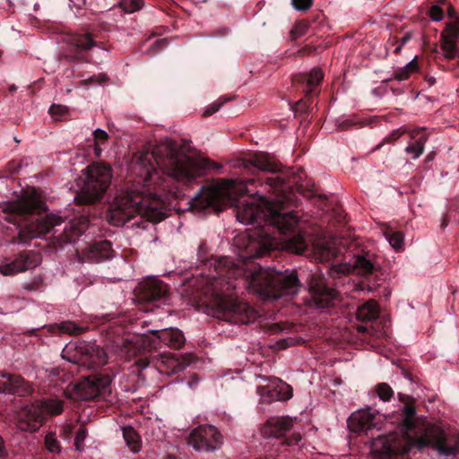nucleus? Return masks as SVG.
<instances>
[{
	"instance_id": "obj_28",
	"label": "nucleus",
	"mask_w": 459,
	"mask_h": 459,
	"mask_svg": "<svg viewBox=\"0 0 459 459\" xmlns=\"http://www.w3.org/2000/svg\"><path fill=\"white\" fill-rule=\"evenodd\" d=\"M379 315V307L377 303L369 299L359 306L356 311V317L361 323H369L376 320Z\"/></svg>"
},
{
	"instance_id": "obj_3",
	"label": "nucleus",
	"mask_w": 459,
	"mask_h": 459,
	"mask_svg": "<svg viewBox=\"0 0 459 459\" xmlns=\"http://www.w3.org/2000/svg\"><path fill=\"white\" fill-rule=\"evenodd\" d=\"M9 220L24 228L30 238L45 235L61 223V219L46 213L47 206L38 195L33 192L25 195L8 207Z\"/></svg>"
},
{
	"instance_id": "obj_50",
	"label": "nucleus",
	"mask_w": 459,
	"mask_h": 459,
	"mask_svg": "<svg viewBox=\"0 0 459 459\" xmlns=\"http://www.w3.org/2000/svg\"><path fill=\"white\" fill-rule=\"evenodd\" d=\"M65 376L64 370L59 369L58 368H54L50 370V373L48 375L51 382H56L61 377Z\"/></svg>"
},
{
	"instance_id": "obj_53",
	"label": "nucleus",
	"mask_w": 459,
	"mask_h": 459,
	"mask_svg": "<svg viewBox=\"0 0 459 459\" xmlns=\"http://www.w3.org/2000/svg\"><path fill=\"white\" fill-rule=\"evenodd\" d=\"M199 382V377L196 374H193L190 379L187 382V385L190 388H195Z\"/></svg>"
},
{
	"instance_id": "obj_41",
	"label": "nucleus",
	"mask_w": 459,
	"mask_h": 459,
	"mask_svg": "<svg viewBox=\"0 0 459 459\" xmlns=\"http://www.w3.org/2000/svg\"><path fill=\"white\" fill-rule=\"evenodd\" d=\"M230 100V98H224V97L220 98L218 100L214 101L213 103H212L210 106H208L206 108V109L204 112V117L212 116V114L216 113L224 103H226Z\"/></svg>"
},
{
	"instance_id": "obj_4",
	"label": "nucleus",
	"mask_w": 459,
	"mask_h": 459,
	"mask_svg": "<svg viewBox=\"0 0 459 459\" xmlns=\"http://www.w3.org/2000/svg\"><path fill=\"white\" fill-rule=\"evenodd\" d=\"M431 447L446 456L454 455L459 451V444L451 442L446 433L434 424L425 425L415 436L394 437L384 444L385 452L392 455H405L412 448L422 450Z\"/></svg>"
},
{
	"instance_id": "obj_39",
	"label": "nucleus",
	"mask_w": 459,
	"mask_h": 459,
	"mask_svg": "<svg viewBox=\"0 0 459 459\" xmlns=\"http://www.w3.org/2000/svg\"><path fill=\"white\" fill-rule=\"evenodd\" d=\"M308 30V23L306 21H299L296 22L295 26L290 31V36L292 39H296L303 35H305Z\"/></svg>"
},
{
	"instance_id": "obj_57",
	"label": "nucleus",
	"mask_w": 459,
	"mask_h": 459,
	"mask_svg": "<svg viewBox=\"0 0 459 459\" xmlns=\"http://www.w3.org/2000/svg\"><path fill=\"white\" fill-rule=\"evenodd\" d=\"M166 45V41L165 39H158L156 40L153 45L152 46V48L156 49V48H162L163 46Z\"/></svg>"
},
{
	"instance_id": "obj_13",
	"label": "nucleus",
	"mask_w": 459,
	"mask_h": 459,
	"mask_svg": "<svg viewBox=\"0 0 459 459\" xmlns=\"http://www.w3.org/2000/svg\"><path fill=\"white\" fill-rule=\"evenodd\" d=\"M376 269L375 264L372 262L369 254L355 255L352 259V264H336L333 265L329 271V276L333 279H341L342 276L348 275L353 270H356L359 274L370 275Z\"/></svg>"
},
{
	"instance_id": "obj_24",
	"label": "nucleus",
	"mask_w": 459,
	"mask_h": 459,
	"mask_svg": "<svg viewBox=\"0 0 459 459\" xmlns=\"http://www.w3.org/2000/svg\"><path fill=\"white\" fill-rule=\"evenodd\" d=\"M239 166L247 170L257 169L272 173L279 171L278 164L268 154L262 152L255 153L250 158L242 160Z\"/></svg>"
},
{
	"instance_id": "obj_8",
	"label": "nucleus",
	"mask_w": 459,
	"mask_h": 459,
	"mask_svg": "<svg viewBox=\"0 0 459 459\" xmlns=\"http://www.w3.org/2000/svg\"><path fill=\"white\" fill-rule=\"evenodd\" d=\"M307 281L310 295L309 307L323 311L333 308L338 305L340 302L339 292L330 287L324 274L321 273H309Z\"/></svg>"
},
{
	"instance_id": "obj_18",
	"label": "nucleus",
	"mask_w": 459,
	"mask_h": 459,
	"mask_svg": "<svg viewBox=\"0 0 459 459\" xmlns=\"http://www.w3.org/2000/svg\"><path fill=\"white\" fill-rule=\"evenodd\" d=\"M115 251L109 240H99L85 247L79 258L82 262L101 263L111 259Z\"/></svg>"
},
{
	"instance_id": "obj_63",
	"label": "nucleus",
	"mask_w": 459,
	"mask_h": 459,
	"mask_svg": "<svg viewBox=\"0 0 459 459\" xmlns=\"http://www.w3.org/2000/svg\"><path fill=\"white\" fill-rule=\"evenodd\" d=\"M447 0H436L437 4L440 6V4H446Z\"/></svg>"
},
{
	"instance_id": "obj_30",
	"label": "nucleus",
	"mask_w": 459,
	"mask_h": 459,
	"mask_svg": "<svg viewBox=\"0 0 459 459\" xmlns=\"http://www.w3.org/2000/svg\"><path fill=\"white\" fill-rule=\"evenodd\" d=\"M441 49L447 59H455L459 56V49L456 43L451 39H446V34L440 35Z\"/></svg>"
},
{
	"instance_id": "obj_16",
	"label": "nucleus",
	"mask_w": 459,
	"mask_h": 459,
	"mask_svg": "<svg viewBox=\"0 0 459 459\" xmlns=\"http://www.w3.org/2000/svg\"><path fill=\"white\" fill-rule=\"evenodd\" d=\"M74 358L76 363L89 368L102 366L107 362L103 349L92 342H81L76 347Z\"/></svg>"
},
{
	"instance_id": "obj_11",
	"label": "nucleus",
	"mask_w": 459,
	"mask_h": 459,
	"mask_svg": "<svg viewBox=\"0 0 459 459\" xmlns=\"http://www.w3.org/2000/svg\"><path fill=\"white\" fill-rule=\"evenodd\" d=\"M221 443L222 436L212 425H201L194 429L188 437V444L197 451H213Z\"/></svg>"
},
{
	"instance_id": "obj_42",
	"label": "nucleus",
	"mask_w": 459,
	"mask_h": 459,
	"mask_svg": "<svg viewBox=\"0 0 459 459\" xmlns=\"http://www.w3.org/2000/svg\"><path fill=\"white\" fill-rule=\"evenodd\" d=\"M428 15L434 22H439L444 18V11L438 4H432L429 11Z\"/></svg>"
},
{
	"instance_id": "obj_64",
	"label": "nucleus",
	"mask_w": 459,
	"mask_h": 459,
	"mask_svg": "<svg viewBox=\"0 0 459 459\" xmlns=\"http://www.w3.org/2000/svg\"><path fill=\"white\" fill-rule=\"evenodd\" d=\"M16 90H17V87L14 84L11 85L9 88V91L11 92H14Z\"/></svg>"
},
{
	"instance_id": "obj_37",
	"label": "nucleus",
	"mask_w": 459,
	"mask_h": 459,
	"mask_svg": "<svg viewBox=\"0 0 459 459\" xmlns=\"http://www.w3.org/2000/svg\"><path fill=\"white\" fill-rule=\"evenodd\" d=\"M376 392L378 397L385 402L389 401L394 396L392 387L386 383L377 384L376 386Z\"/></svg>"
},
{
	"instance_id": "obj_7",
	"label": "nucleus",
	"mask_w": 459,
	"mask_h": 459,
	"mask_svg": "<svg viewBox=\"0 0 459 459\" xmlns=\"http://www.w3.org/2000/svg\"><path fill=\"white\" fill-rule=\"evenodd\" d=\"M324 79V73L321 68L314 67L309 73H299L292 75V86L296 91L304 94V98L296 101L292 106L295 115L303 116L305 118L312 105V98L317 95L318 86Z\"/></svg>"
},
{
	"instance_id": "obj_9",
	"label": "nucleus",
	"mask_w": 459,
	"mask_h": 459,
	"mask_svg": "<svg viewBox=\"0 0 459 459\" xmlns=\"http://www.w3.org/2000/svg\"><path fill=\"white\" fill-rule=\"evenodd\" d=\"M98 34L94 28L82 27L72 33L68 38L70 48L65 58L70 62H87L86 53L93 47L108 50L105 43L97 40Z\"/></svg>"
},
{
	"instance_id": "obj_45",
	"label": "nucleus",
	"mask_w": 459,
	"mask_h": 459,
	"mask_svg": "<svg viewBox=\"0 0 459 459\" xmlns=\"http://www.w3.org/2000/svg\"><path fill=\"white\" fill-rule=\"evenodd\" d=\"M291 4L298 11H307L313 5V0H291Z\"/></svg>"
},
{
	"instance_id": "obj_46",
	"label": "nucleus",
	"mask_w": 459,
	"mask_h": 459,
	"mask_svg": "<svg viewBox=\"0 0 459 459\" xmlns=\"http://www.w3.org/2000/svg\"><path fill=\"white\" fill-rule=\"evenodd\" d=\"M157 357L158 356H150V357L139 358L136 360L135 364L141 369L146 368L149 366L154 367L153 359H156Z\"/></svg>"
},
{
	"instance_id": "obj_48",
	"label": "nucleus",
	"mask_w": 459,
	"mask_h": 459,
	"mask_svg": "<svg viewBox=\"0 0 459 459\" xmlns=\"http://www.w3.org/2000/svg\"><path fill=\"white\" fill-rule=\"evenodd\" d=\"M94 142L97 143H103L108 141V134L102 129H96L93 131Z\"/></svg>"
},
{
	"instance_id": "obj_34",
	"label": "nucleus",
	"mask_w": 459,
	"mask_h": 459,
	"mask_svg": "<svg viewBox=\"0 0 459 459\" xmlns=\"http://www.w3.org/2000/svg\"><path fill=\"white\" fill-rule=\"evenodd\" d=\"M46 449L52 454H59L61 452V445L54 433H48L44 440Z\"/></svg>"
},
{
	"instance_id": "obj_61",
	"label": "nucleus",
	"mask_w": 459,
	"mask_h": 459,
	"mask_svg": "<svg viewBox=\"0 0 459 459\" xmlns=\"http://www.w3.org/2000/svg\"><path fill=\"white\" fill-rule=\"evenodd\" d=\"M448 223H449L448 217H447V216H445V217L443 218V221H442V222H441V225H440V226H441L442 228H446V227L448 225Z\"/></svg>"
},
{
	"instance_id": "obj_47",
	"label": "nucleus",
	"mask_w": 459,
	"mask_h": 459,
	"mask_svg": "<svg viewBox=\"0 0 459 459\" xmlns=\"http://www.w3.org/2000/svg\"><path fill=\"white\" fill-rule=\"evenodd\" d=\"M405 133V130L403 128H398L396 130H394L392 133H390L383 141V143H394L397 141L403 134Z\"/></svg>"
},
{
	"instance_id": "obj_17",
	"label": "nucleus",
	"mask_w": 459,
	"mask_h": 459,
	"mask_svg": "<svg viewBox=\"0 0 459 459\" xmlns=\"http://www.w3.org/2000/svg\"><path fill=\"white\" fill-rule=\"evenodd\" d=\"M138 298L144 302H165L169 295V286L161 280L148 278L137 289Z\"/></svg>"
},
{
	"instance_id": "obj_38",
	"label": "nucleus",
	"mask_w": 459,
	"mask_h": 459,
	"mask_svg": "<svg viewBox=\"0 0 459 459\" xmlns=\"http://www.w3.org/2000/svg\"><path fill=\"white\" fill-rule=\"evenodd\" d=\"M88 435V430L84 425H80L74 437V446L77 451H82L84 448L83 442Z\"/></svg>"
},
{
	"instance_id": "obj_14",
	"label": "nucleus",
	"mask_w": 459,
	"mask_h": 459,
	"mask_svg": "<svg viewBox=\"0 0 459 459\" xmlns=\"http://www.w3.org/2000/svg\"><path fill=\"white\" fill-rule=\"evenodd\" d=\"M153 359L154 368L161 374L171 376L183 371L195 360L192 353L178 356L174 353H161Z\"/></svg>"
},
{
	"instance_id": "obj_25",
	"label": "nucleus",
	"mask_w": 459,
	"mask_h": 459,
	"mask_svg": "<svg viewBox=\"0 0 459 459\" xmlns=\"http://www.w3.org/2000/svg\"><path fill=\"white\" fill-rule=\"evenodd\" d=\"M348 426L352 432H365L368 435L377 426L376 415L369 410L356 411L348 419Z\"/></svg>"
},
{
	"instance_id": "obj_56",
	"label": "nucleus",
	"mask_w": 459,
	"mask_h": 459,
	"mask_svg": "<svg viewBox=\"0 0 459 459\" xmlns=\"http://www.w3.org/2000/svg\"><path fill=\"white\" fill-rule=\"evenodd\" d=\"M447 15H448V17H449L450 19H452V20H454V21H455L456 19H458V18L456 17V12H455V8H454L451 4H449V5H448Z\"/></svg>"
},
{
	"instance_id": "obj_60",
	"label": "nucleus",
	"mask_w": 459,
	"mask_h": 459,
	"mask_svg": "<svg viewBox=\"0 0 459 459\" xmlns=\"http://www.w3.org/2000/svg\"><path fill=\"white\" fill-rule=\"evenodd\" d=\"M427 82L429 83V86H433L434 84H436L437 81L435 77L430 76L427 78Z\"/></svg>"
},
{
	"instance_id": "obj_58",
	"label": "nucleus",
	"mask_w": 459,
	"mask_h": 459,
	"mask_svg": "<svg viewBox=\"0 0 459 459\" xmlns=\"http://www.w3.org/2000/svg\"><path fill=\"white\" fill-rule=\"evenodd\" d=\"M357 330L359 333H368L369 331V328L367 325H359L357 326Z\"/></svg>"
},
{
	"instance_id": "obj_44",
	"label": "nucleus",
	"mask_w": 459,
	"mask_h": 459,
	"mask_svg": "<svg viewBox=\"0 0 459 459\" xmlns=\"http://www.w3.org/2000/svg\"><path fill=\"white\" fill-rule=\"evenodd\" d=\"M24 289L29 291H37L43 289V280L41 277H35L30 282L24 286Z\"/></svg>"
},
{
	"instance_id": "obj_12",
	"label": "nucleus",
	"mask_w": 459,
	"mask_h": 459,
	"mask_svg": "<svg viewBox=\"0 0 459 459\" xmlns=\"http://www.w3.org/2000/svg\"><path fill=\"white\" fill-rule=\"evenodd\" d=\"M229 193L219 185L203 186L191 201L193 210L204 211L208 208L218 209Z\"/></svg>"
},
{
	"instance_id": "obj_10",
	"label": "nucleus",
	"mask_w": 459,
	"mask_h": 459,
	"mask_svg": "<svg viewBox=\"0 0 459 459\" xmlns=\"http://www.w3.org/2000/svg\"><path fill=\"white\" fill-rule=\"evenodd\" d=\"M112 377L99 372L82 377L74 385V395L82 400L106 399L111 394Z\"/></svg>"
},
{
	"instance_id": "obj_54",
	"label": "nucleus",
	"mask_w": 459,
	"mask_h": 459,
	"mask_svg": "<svg viewBox=\"0 0 459 459\" xmlns=\"http://www.w3.org/2000/svg\"><path fill=\"white\" fill-rule=\"evenodd\" d=\"M411 37L409 35H405L401 39L400 45L394 49V53L400 52L402 47L406 44L410 40Z\"/></svg>"
},
{
	"instance_id": "obj_43",
	"label": "nucleus",
	"mask_w": 459,
	"mask_h": 459,
	"mask_svg": "<svg viewBox=\"0 0 459 459\" xmlns=\"http://www.w3.org/2000/svg\"><path fill=\"white\" fill-rule=\"evenodd\" d=\"M67 111H68V109L65 106L58 105V104H52L49 108L48 112L52 117H54L56 118H60L64 115H65L67 113Z\"/></svg>"
},
{
	"instance_id": "obj_20",
	"label": "nucleus",
	"mask_w": 459,
	"mask_h": 459,
	"mask_svg": "<svg viewBox=\"0 0 459 459\" xmlns=\"http://www.w3.org/2000/svg\"><path fill=\"white\" fill-rule=\"evenodd\" d=\"M0 379V394L27 396L33 393V386L19 375L3 373Z\"/></svg>"
},
{
	"instance_id": "obj_29",
	"label": "nucleus",
	"mask_w": 459,
	"mask_h": 459,
	"mask_svg": "<svg viewBox=\"0 0 459 459\" xmlns=\"http://www.w3.org/2000/svg\"><path fill=\"white\" fill-rule=\"evenodd\" d=\"M123 437L130 450L137 453L141 448V438L135 429L130 426L123 429Z\"/></svg>"
},
{
	"instance_id": "obj_26",
	"label": "nucleus",
	"mask_w": 459,
	"mask_h": 459,
	"mask_svg": "<svg viewBox=\"0 0 459 459\" xmlns=\"http://www.w3.org/2000/svg\"><path fill=\"white\" fill-rule=\"evenodd\" d=\"M398 398L401 403H403V424L407 430H412L415 426V414L416 409L414 405V399L402 393H398Z\"/></svg>"
},
{
	"instance_id": "obj_52",
	"label": "nucleus",
	"mask_w": 459,
	"mask_h": 459,
	"mask_svg": "<svg viewBox=\"0 0 459 459\" xmlns=\"http://www.w3.org/2000/svg\"><path fill=\"white\" fill-rule=\"evenodd\" d=\"M292 342V340H291V339H290V340H289V339H281V340H279V341L276 342V344H277V347H278L279 349H281V350H284V349L288 348V347L290 345V342Z\"/></svg>"
},
{
	"instance_id": "obj_21",
	"label": "nucleus",
	"mask_w": 459,
	"mask_h": 459,
	"mask_svg": "<svg viewBox=\"0 0 459 459\" xmlns=\"http://www.w3.org/2000/svg\"><path fill=\"white\" fill-rule=\"evenodd\" d=\"M152 334L155 338L150 340L149 346L154 350L158 349L160 343H163L171 349L179 350L186 342L184 333L178 328L156 330L152 332Z\"/></svg>"
},
{
	"instance_id": "obj_31",
	"label": "nucleus",
	"mask_w": 459,
	"mask_h": 459,
	"mask_svg": "<svg viewBox=\"0 0 459 459\" xmlns=\"http://www.w3.org/2000/svg\"><path fill=\"white\" fill-rule=\"evenodd\" d=\"M419 69V65L416 57L410 61L405 66L398 68L394 73V78L398 81L407 80L410 75Z\"/></svg>"
},
{
	"instance_id": "obj_51",
	"label": "nucleus",
	"mask_w": 459,
	"mask_h": 459,
	"mask_svg": "<svg viewBox=\"0 0 459 459\" xmlns=\"http://www.w3.org/2000/svg\"><path fill=\"white\" fill-rule=\"evenodd\" d=\"M301 440V436L299 433H294L290 437L286 438L284 443L287 446H294L298 445V443Z\"/></svg>"
},
{
	"instance_id": "obj_22",
	"label": "nucleus",
	"mask_w": 459,
	"mask_h": 459,
	"mask_svg": "<svg viewBox=\"0 0 459 459\" xmlns=\"http://www.w3.org/2000/svg\"><path fill=\"white\" fill-rule=\"evenodd\" d=\"M89 224V218L85 215L74 218L65 226L57 238V242L63 246L76 241L86 231Z\"/></svg>"
},
{
	"instance_id": "obj_19",
	"label": "nucleus",
	"mask_w": 459,
	"mask_h": 459,
	"mask_svg": "<svg viewBox=\"0 0 459 459\" xmlns=\"http://www.w3.org/2000/svg\"><path fill=\"white\" fill-rule=\"evenodd\" d=\"M257 393L264 403L286 401L292 397V388L279 378L271 379L268 385L258 386Z\"/></svg>"
},
{
	"instance_id": "obj_15",
	"label": "nucleus",
	"mask_w": 459,
	"mask_h": 459,
	"mask_svg": "<svg viewBox=\"0 0 459 459\" xmlns=\"http://www.w3.org/2000/svg\"><path fill=\"white\" fill-rule=\"evenodd\" d=\"M41 255L34 250H24L16 255L11 263L0 265L3 275H13L37 267L41 263Z\"/></svg>"
},
{
	"instance_id": "obj_27",
	"label": "nucleus",
	"mask_w": 459,
	"mask_h": 459,
	"mask_svg": "<svg viewBox=\"0 0 459 459\" xmlns=\"http://www.w3.org/2000/svg\"><path fill=\"white\" fill-rule=\"evenodd\" d=\"M411 142L406 147L405 152L408 154H411L412 159H417L423 153L424 146L428 140L424 128L412 131L411 133Z\"/></svg>"
},
{
	"instance_id": "obj_5",
	"label": "nucleus",
	"mask_w": 459,
	"mask_h": 459,
	"mask_svg": "<svg viewBox=\"0 0 459 459\" xmlns=\"http://www.w3.org/2000/svg\"><path fill=\"white\" fill-rule=\"evenodd\" d=\"M64 403V400L57 395H50L26 404L18 413V429L22 431L36 432L48 417L62 414Z\"/></svg>"
},
{
	"instance_id": "obj_23",
	"label": "nucleus",
	"mask_w": 459,
	"mask_h": 459,
	"mask_svg": "<svg viewBox=\"0 0 459 459\" xmlns=\"http://www.w3.org/2000/svg\"><path fill=\"white\" fill-rule=\"evenodd\" d=\"M293 421L288 416L271 417L264 424L261 432L264 437L281 438L291 429Z\"/></svg>"
},
{
	"instance_id": "obj_1",
	"label": "nucleus",
	"mask_w": 459,
	"mask_h": 459,
	"mask_svg": "<svg viewBox=\"0 0 459 459\" xmlns=\"http://www.w3.org/2000/svg\"><path fill=\"white\" fill-rule=\"evenodd\" d=\"M303 176V169H299L291 175L229 181L227 190H236L239 195L235 201L238 220L243 224L256 225V229L241 238L238 264L230 257L208 261L216 273L213 278L221 281L216 285L225 281V288L224 285L221 287L215 297L218 317L240 325L254 322L257 317L256 310L249 304L231 298V290L236 289L232 279L243 277L244 284L264 299H277L298 293L300 282L296 271H268L252 261L274 249L275 232L283 237L284 248L293 254H313L320 262L329 261L336 255L328 244L310 247L299 226L298 216L283 209L288 191H297L307 198L315 196L312 190L305 189L300 183Z\"/></svg>"
},
{
	"instance_id": "obj_35",
	"label": "nucleus",
	"mask_w": 459,
	"mask_h": 459,
	"mask_svg": "<svg viewBox=\"0 0 459 459\" xmlns=\"http://www.w3.org/2000/svg\"><path fill=\"white\" fill-rule=\"evenodd\" d=\"M444 34H446V39H451L452 40L459 38V19L446 22V28L440 35Z\"/></svg>"
},
{
	"instance_id": "obj_6",
	"label": "nucleus",
	"mask_w": 459,
	"mask_h": 459,
	"mask_svg": "<svg viewBox=\"0 0 459 459\" xmlns=\"http://www.w3.org/2000/svg\"><path fill=\"white\" fill-rule=\"evenodd\" d=\"M87 170L84 184L74 197L79 205L100 201L111 181V168L108 165L94 163L89 166Z\"/></svg>"
},
{
	"instance_id": "obj_59",
	"label": "nucleus",
	"mask_w": 459,
	"mask_h": 459,
	"mask_svg": "<svg viewBox=\"0 0 459 459\" xmlns=\"http://www.w3.org/2000/svg\"><path fill=\"white\" fill-rule=\"evenodd\" d=\"M101 148L100 147V143H94V153L97 157H100L101 154Z\"/></svg>"
},
{
	"instance_id": "obj_40",
	"label": "nucleus",
	"mask_w": 459,
	"mask_h": 459,
	"mask_svg": "<svg viewBox=\"0 0 459 459\" xmlns=\"http://www.w3.org/2000/svg\"><path fill=\"white\" fill-rule=\"evenodd\" d=\"M60 330L63 333H66L69 334H81L82 333L85 329L82 326L77 325L74 323L72 322H64L60 325Z\"/></svg>"
},
{
	"instance_id": "obj_2",
	"label": "nucleus",
	"mask_w": 459,
	"mask_h": 459,
	"mask_svg": "<svg viewBox=\"0 0 459 459\" xmlns=\"http://www.w3.org/2000/svg\"><path fill=\"white\" fill-rule=\"evenodd\" d=\"M138 163L145 169V182L148 186H153L154 192L150 196L127 193L116 197L107 213V220L114 226H122L135 215L152 223L163 221L168 216L163 194L173 192L169 181L190 185L206 169L222 168L207 158L180 155L172 145L167 144L156 145L151 152H142Z\"/></svg>"
},
{
	"instance_id": "obj_55",
	"label": "nucleus",
	"mask_w": 459,
	"mask_h": 459,
	"mask_svg": "<svg viewBox=\"0 0 459 459\" xmlns=\"http://www.w3.org/2000/svg\"><path fill=\"white\" fill-rule=\"evenodd\" d=\"M7 455V449L4 438L0 436V457Z\"/></svg>"
},
{
	"instance_id": "obj_49",
	"label": "nucleus",
	"mask_w": 459,
	"mask_h": 459,
	"mask_svg": "<svg viewBox=\"0 0 459 459\" xmlns=\"http://www.w3.org/2000/svg\"><path fill=\"white\" fill-rule=\"evenodd\" d=\"M22 168V160H11L7 163V169L10 174H16Z\"/></svg>"
},
{
	"instance_id": "obj_36",
	"label": "nucleus",
	"mask_w": 459,
	"mask_h": 459,
	"mask_svg": "<svg viewBox=\"0 0 459 459\" xmlns=\"http://www.w3.org/2000/svg\"><path fill=\"white\" fill-rule=\"evenodd\" d=\"M119 5L126 13H132L143 6V0H121Z\"/></svg>"
},
{
	"instance_id": "obj_62",
	"label": "nucleus",
	"mask_w": 459,
	"mask_h": 459,
	"mask_svg": "<svg viewBox=\"0 0 459 459\" xmlns=\"http://www.w3.org/2000/svg\"><path fill=\"white\" fill-rule=\"evenodd\" d=\"M433 159V154L432 153H429L426 158H425V161L428 162V161H430L432 160Z\"/></svg>"
},
{
	"instance_id": "obj_33",
	"label": "nucleus",
	"mask_w": 459,
	"mask_h": 459,
	"mask_svg": "<svg viewBox=\"0 0 459 459\" xmlns=\"http://www.w3.org/2000/svg\"><path fill=\"white\" fill-rule=\"evenodd\" d=\"M385 236L393 247L395 249L402 247L403 244V235L401 231H394L391 228H387L385 230Z\"/></svg>"
},
{
	"instance_id": "obj_32",
	"label": "nucleus",
	"mask_w": 459,
	"mask_h": 459,
	"mask_svg": "<svg viewBox=\"0 0 459 459\" xmlns=\"http://www.w3.org/2000/svg\"><path fill=\"white\" fill-rule=\"evenodd\" d=\"M363 126L364 122L357 118L355 116L344 117L336 121V127L338 131H346Z\"/></svg>"
}]
</instances>
